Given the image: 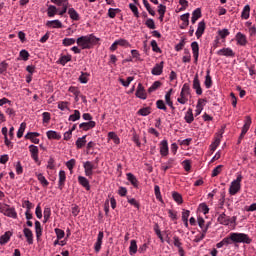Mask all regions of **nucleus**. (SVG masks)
<instances>
[{
  "label": "nucleus",
  "instance_id": "obj_1",
  "mask_svg": "<svg viewBox=\"0 0 256 256\" xmlns=\"http://www.w3.org/2000/svg\"><path fill=\"white\" fill-rule=\"evenodd\" d=\"M99 41V38H97L95 35H85L80 36L76 39V43L80 49H93L97 42Z\"/></svg>",
  "mask_w": 256,
  "mask_h": 256
},
{
  "label": "nucleus",
  "instance_id": "obj_2",
  "mask_svg": "<svg viewBox=\"0 0 256 256\" xmlns=\"http://www.w3.org/2000/svg\"><path fill=\"white\" fill-rule=\"evenodd\" d=\"M218 223L220 225H225L226 227H230V229H235L237 226V217L236 216H227L225 213H222L217 218Z\"/></svg>",
  "mask_w": 256,
  "mask_h": 256
},
{
  "label": "nucleus",
  "instance_id": "obj_3",
  "mask_svg": "<svg viewBox=\"0 0 256 256\" xmlns=\"http://www.w3.org/2000/svg\"><path fill=\"white\" fill-rule=\"evenodd\" d=\"M241 181H243V175L241 173L236 174V179H234L229 187L230 195H237L241 191Z\"/></svg>",
  "mask_w": 256,
  "mask_h": 256
},
{
  "label": "nucleus",
  "instance_id": "obj_4",
  "mask_svg": "<svg viewBox=\"0 0 256 256\" xmlns=\"http://www.w3.org/2000/svg\"><path fill=\"white\" fill-rule=\"evenodd\" d=\"M191 99V89L189 88V84L185 83L181 89L180 97L177 98V102L180 105H185Z\"/></svg>",
  "mask_w": 256,
  "mask_h": 256
},
{
  "label": "nucleus",
  "instance_id": "obj_5",
  "mask_svg": "<svg viewBox=\"0 0 256 256\" xmlns=\"http://www.w3.org/2000/svg\"><path fill=\"white\" fill-rule=\"evenodd\" d=\"M231 239H232V243H245L246 245H250L252 241L249 238V235L245 233H237V232L231 233Z\"/></svg>",
  "mask_w": 256,
  "mask_h": 256
},
{
  "label": "nucleus",
  "instance_id": "obj_6",
  "mask_svg": "<svg viewBox=\"0 0 256 256\" xmlns=\"http://www.w3.org/2000/svg\"><path fill=\"white\" fill-rule=\"evenodd\" d=\"M0 213H3L5 217H10V219H17V211L7 204H0Z\"/></svg>",
  "mask_w": 256,
  "mask_h": 256
},
{
  "label": "nucleus",
  "instance_id": "obj_7",
  "mask_svg": "<svg viewBox=\"0 0 256 256\" xmlns=\"http://www.w3.org/2000/svg\"><path fill=\"white\" fill-rule=\"evenodd\" d=\"M251 117L250 116H246L245 121H244V125L242 127V132L240 134L238 143H241V139H243V137H245V135L247 134V131H249L250 127H251Z\"/></svg>",
  "mask_w": 256,
  "mask_h": 256
},
{
  "label": "nucleus",
  "instance_id": "obj_8",
  "mask_svg": "<svg viewBox=\"0 0 256 256\" xmlns=\"http://www.w3.org/2000/svg\"><path fill=\"white\" fill-rule=\"evenodd\" d=\"M160 155L161 157H167L169 155V142L167 140H162L159 143Z\"/></svg>",
  "mask_w": 256,
  "mask_h": 256
},
{
  "label": "nucleus",
  "instance_id": "obj_9",
  "mask_svg": "<svg viewBox=\"0 0 256 256\" xmlns=\"http://www.w3.org/2000/svg\"><path fill=\"white\" fill-rule=\"evenodd\" d=\"M84 172L86 177H92L93 176V170L95 169V165L91 161H86L83 163Z\"/></svg>",
  "mask_w": 256,
  "mask_h": 256
},
{
  "label": "nucleus",
  "instance_id": "obj_10",
  "mask_svg": "<svg viewBox=\"0 0 256 256\" xmlns=\"http://www.w3.org/2000/svg\"><path fill=\"white\" fill-rule=\"evenodd\" d=\"M219 57H235V52L231 48H222L216 52Z\"/></svg>",
  "mask_w": 256,
  "mask_h": 256
},
{
  "label": "nucleus",
  "instance_id": "obj_11",
  "mask_svg": "<svg viewBox=\"0 0 256 256\" xmlns=\"http://www.w3.org/2000/svg\"><path fill=\"white\" fill-rule=\"evenodd\" d=\"M29 151L33 161H35V163H39V147L31 144L29 146Z\"/></svg>",
  "mask_w": 256,
  "mask_h": 256
},
{
  "label": "nucleus",
  "instance_id": "obj_12",
  "mask_svg": "<svg viewBox=\"0 0 256 256\" xmlns=\"http://www.w3.org/2000/svg\"><path fill=\"white\" fill-rule=\"evenodd\" d=\"M103 237H105V234L103 233V231H100L94 244V251L96 253H99V251H101V246L103 245Z\"/></svg>",
  "mask_w": 256,
  "mask_h": 256
},
{
  "label": "nucleus",
  "instance_id": "obj_13",
  "mask_svg": "<svg viewBox=\"0 0 256 256\" xmlns=\"http://www.w3.org/2000/svg\"><path fill=\"white\" fill-rule=\"evenodd\" d=\"M236 43L237 45H240V47H245L247 45V36L241 32L236 33L235 35Z\"/></svg>",
  "mask_w": 256,
  "mask_h": 256
},
{
  "label": "nucleus",
  "instance_id": "obj_14",
  "mask_svg": "<svg viewBox=\"0 0 256 256\" xmlns=\"http://www.w3.org/2000/svg\"><path fill=\"white\" fill-rule=\"evenodd\" d=\"M135 95L136 97H138V99H142L143 101L147 99V92L145 91V87H143V84H138Z\"/></svg>",
  "mask_w": 256,
  "mask_h": 256
},
{
  "label": "nucleus",
  "instance_id": "obj_15",
  "mask_svg": "<svg viewBox=\"0 0 256 256\" xmlns=\"http://www.w3.org/2000/svg\"><path fill=\"white\" fill-rule=\"evenodd\" d=\"M193 89L196 91V95H203V89L201 88V82L198 76H195L193 79Z\"/></svg>",
  "mask_w": 256,
  "mask_h": 256
},
{
  "label": "nucleus",
  "instance_id": "obj_16",
  "mask_svg": "<svg viewBox=\"0 0 256 256\" xmlns=\"http://www.w3.org/2000/svg\"><path fill=\"white\" fill-rule=\"evenodd\" d=\"M191 49L194 57V63H197V61H199V43L196 41L192 42Z\"/></svg>",
  "mask_w": 256,
  "mask_h": 256
},
{
  "label": "nucleus",
  "instance_id": "obj_17",
  "mask_svg": "<svg viewBox=\"0 0 256 256\" xmlns=\"http://www.w3.org/2000/svg\"><path fill=\"white\" fill-rule=\"evenodd\" d=\"M205 27H206L205 21H200L198 23V27L195 33L197 39H201V37H203V33H205Z\"/></svg>",
  "mask_w": 256,
  "mask_h": 256
},
{
  "label": "nucleus",
  "instance_id": "obj_18",
  "mask_svg": "<svg viewBox=\"0 0 256 256\" xmlns=\"http://www.w3.org/2000/svg\"><path fill=\"white\" fill-rule=\"evenodd\" d=\"M11 237H13V232L6 231L1 237H0V245H7L8 241H11Z\"/></svg>",
  "mask_w": 256,
  "mask_h": 256
},
{
  "label": "nucleus",
  "instance_id": "obj_19",
  "mask_svg": "<svg viewBox=\"0 0 256 256\" xmlns=\"http://www.w3.org/2000/svg\"><path fill=\"white\" fill-rule=\"evenodd\" d=\"M189 17H190L189 13H185L180 16V19L182 21L180 29H187V27H189Z\"/></svg>",
  "mask_w": 256,
  "mask_h": 256
},
{
  "label": "nucleus",
  "instance_id": "obj_20",
  "mask_svg": "<svg viewBox=\"0 0 256 256\" xmlns=\"http://www.w3.org/2000/svg\"><path fill=\"white\" fill-rule=\"evenodd\" d=\"M23 234L27 239V243L29 245H33V231H31V229H29V228H24Z\"/></svg>",
  "mask_w": 256,
  "mask_h": 256
},
{
  "label": "nucleus",
  "instance_id": "obj_21",
  "mask_svg": "<svg viewBox=\"0 0 256 256\" xmlns=\"http://www.w3.org/2000/svg\"><path fill=\"white\" fill-rule=\"evenodd\" d=\"M46 25L52 29H63V23H61L59 20H50L46 23Z\"/></svg>",
  "mask_w": 256,
  "mask_h": 256
},
{
  "label": "nucleus",
  "instance_id": "obj_22",
  "mask_svg": "<svg viewBox=\"0 0 256 256\" xmlns=\"http://www.w3.org/2000/svg\"><path fill=\"white\" fill-rule=\"evenodd\" d=\"M95 121L83 122L79 124V128L83 131H89V129H93L95 127Z\"/></svg>",
  "mask_w": 256,
  "mask_h": 256
},
{
  "label": "nucleus",
  "instance_id": "obj_23",
  "mask_svg": "<svg viewBox=\"0 0 256 256\" xmlns=\"http://www.w3.org/2000/svg\"><path fill=\"white\" fill-rule=\"evenodd\" d=\"M199 19H201V8H197L192 12V18H191L192 25H195V23H197Z\"/></svg>",
  "mask_w": 256,
  "mask_h": 256
},
{
  "label": "nucleus",
  "instance_id": "obj_24",
  "mask_svg": "<svg viewBox=\"0 0 256 256\" xmlns=\"http://www.w3.org/2000/svg\"><path fill=\"white\" fill-rule=\"evenodd\" d=\"M67 179V175L65 174L64 170L59 171V181H58V187L59 189H63V185H65V181Z\"/></svg>",
  "mask_w": 256,
  "mask_h": 256
},
{
  "label": "nucleus",
  "instance_id": "obj_25",
  "mask_svg": "<svg viewBox=\"0 0 256 256\" xmlns=\"http://www.w3.org/2000/svg\"><path fill=\"white\" fill-rule=\"evenodd\" d=\"M205 103H207V101L205 99H200L198 100V103L196 105V110H195V115H201L202 111H203V107H205Z\"/></svg>",
  "mask_w": 256,
  "mask_h": 256
},
{
  "label": "nucleus",
  "instance_id": "obj_26",
  "mask_svg": "<svg viewBox=\"0 0 256 256\" xmlns=\"http://www.w3.org/2000/svg\"><path fill=\"white\" fill-rule=\"evenodd\" d=\"M251 16V6H249V4L245 5L242 13H241V18L242 19H249V17Z\"/></svg>",
  "mask_w": 256,
  "mask_h": 256
},
{
  "label": "nucleus",
  "instance_id": "obj_27",
  "mask_svg": "<svg viewBox=\"0 0 256 256\" xmlns=\"http://www.w3.org/2000/svg\"><path fill=\"white\" fill-rule=\"evenodd\" d=\"M78 183L82 185L86 189V191H89L91 189V185H89V180L85 178L84 176L78 177Z\"/></svg>",
  "mask_w": 256,
  "mask_h": 256
},
{
  "label": "nucleus",
  "instance_id": "obj_28",
  "mask_svg": "<svg viewBox=\"0 0 256 256\" xmlns=\"http://www.w3.org/2000/svg\"><path fill=\"white\" fill-rule=\"evenodd\" d=\"M36 177L39 181V183L42 185V187H49V181L42 173H36Z\"/></svg>",
  "mask_w": 256,
  "mask_h": 256
},
{
  "label": "nucleus",
  "instance_id": "obj_29",
  "mask_svg": "<svg viewBox=\"0 0 256 256\" xmlns=\"http://www.w3.org/2000/svg\"><path fill=\"white\" fill-rule=\"evenodd\" d=\"M184 119L186 121V123H193V121H195V117H193V110L191 108H189L186 113H185V116H184Z\"/></svg>",
  "mask_w": 256,
  "mask_h": 256
},
{
  "label": "nucleus",
  "instance_id": "obj_30",
  "mask_svg": "<svg viewBox=\"0 0 256 256\" xmlns=\"http://www.w3.org/2000/svg\"><path fill=\"white\" fill-rule=\"evenodd\" d=\"M48 139H56V141H59L61 139V134L57 131L49 130L46 132Z\"/></svg>",
  "mask_w": 256,
  "mask_h": 256
},
{
  "label": "nucleus",
  "instance_id": "obj_31",
  "mask_svg": "<svg viewBox=\"0 0 256 256\" xmlns=\"http://www.w3.org/2000/svg\"><path fill=\"white\" fill-rule=\"evenodd\" d=\"M163 73V61L156 64L152 69V75H161Z\"/></svg>",
  "mask_w": 256,
  "mask_h": 256
},
{
  "label": "nucleus",
  "instance_id": "obj_32",
  "mask_svg": "<svg viewBox=\"0 0 256 256\" xmlns=\"http://www.w3.org/2000/svg\"><path fill=\"white\" fill-rule=\"evenodd\" d=\"M137 251H138L137 240H131L130 246H129V255L133 256L137 253Z\"/></svg>",
  "mask_w": 256,
  "mask_h": 256
},
{
  "label": "nucleus",
  "instance_id": "obj_33",
  "mask_svg": "<svg viewBox=\"0 0 256 256\" xmlns=\"http://www.w3.org/2000/svg\"><path fill=\"white\" fill-rule=\"evenodd\" d=\"M68 15L72 21H79V13L75 8H69L68 9Z\"/></svg>",
  "mask_w": 256,
  "mask_h": 256
},
{
  "label": "nucleus",
  "instance_id": "obj_34",
  "mask_svg": "<svg viewBox=\"0 0 256 256\" xmlns=\"http://www.w3.org/2000/svg\"><path fill=\"white\" fill-rule=\"evenodd\" d=\"M128 181L133 185V187H139V181L137 180V177L133 175L132 173L126 174Z\"/></svg>",
  "mask_w": 256,
  "mask_h": 256
},
{
  "label": "nucleus",
  "instance_id": "obj_35",
  "mask_svg": "<svg viewBox=\"0 0 256 256\" xmlns=\"http://www.w3.org/2000/svg\"><path fill=\"white\" fill-rule=\"evenodd\" d=\"M173 243H174V246L177 247L178 253H180L181 251H185L183 249V243H181V239L178 236H173Z\"/></svg>",
  "mask_w": 256,
  "mask_h": 256
},
{
  "label": "nucleus",
  "instance_id": "obj_36",
  "mask_svg": "<svg viewBox=\"0 0 256 256\" xmlns=\"http://www.w3.org/2000/svg\"><path fill=\"white\" fill-rule=\"evenodd\" d=\"M87 135H84L76 140V147L77 149H82V147H85L87 143Z\"/></svg>",
  "mask_w": 256,
  "mask_h": 256
},
{
  "label": "nucleus",
  "instance_id": "obj_37",
  "mask_svg": "<svg viewBox=\"0 0 256 256\" xmlns=\"http://www.w3.org/2000/svg\"><path fill=\"white\" fill-rule=\"evenodd\" d=\"M218 36L220 37V39H222L223 41H225V39H227V37H229V35H231V32H229V29L224 28L221 30H218Z\"/></svg>",
  "mask_w": 256,
  "mask_h": 256
},
{
  "label": "nucleus",
  "instance_id": "obj_38",
  "mask_svg": "<svg viewBox=\"0 0 256 256\" xmlns=\"http://www.w3.org/2000/svg\"><path fill=\"white\" fill-rule=\"evenodd\" d=\"M108 139H111L113 141V143H115V145H119V143H121V139L115 132H109Z\"/></svg>",
  "mask_w": 256,
  "mask_h": 256
},
{
  "label": "nucleus",
  "instance_id": "obj_39",
  "mask_svg": "<svg viewBox=\"0 0 256 256\" xmlns=\"http://www.w3.org/2000/svg\"><path fill=\"white\" fill-rule=\"evenodd\" d=\"M35 232L37 239H39L43 235V228L41 227V222L39 221L35 222Z\"/></svg>",
  "mask_w": 256,
  "mask_h": 256
},
{
  "label": "nucleus",
  "instance_id": "obj_40",
  "mask_svg": "<svg viewBox=\"0 0 256 256\" xmlns=\"http://www.w3.org/2000/svg\"><path fill=\"white\" fill-rule=\"evenodd\" d=\"M75 43H77V40H75V38H64L62 40V45L64 47H71V45H75Z\"/></svg>",
  "mask_w": 256,
  "mask_h": 256
},
{
  "label": "nucleus",
  "instance_id": "obj_41",
  "mask_svg": "<svg viewBox=\"0 0 256 256\" xmlns=\"http://www.w3.org/2000/svg\"><path fill=\"white\" fill-rule=\"evenodd\" d=\"M79 119H81V112H79V110H74V114L69 116L68 121L75 123V121H79Z\"/></svg>",
  "mask_w": 256,
  "mask_h": 256
},
{
  "label": "nucleus",
  "instance_id": "obj_42",
  "mask_svg": "<svg viewBox=\"0 0 256 256\" xmlns=\"http://www.w3.org/2000/svg\"><path fill=\"white\" fill-rule=\"evenodd\" d=\"M172 198L178 205H181L183 203V196L179 192H173Z\"/></svg>",
  "mask_w": 256,
  "mask_h": 256
},
{
  "label": "nucleus",
  "instance_id": "obj_43",
  "mask_svg": "<svg viewBox=\"0 0 256 256\" xmlns=\"http://www.w3.org/2000/svg\"><path fill=\"white\" fill-rule=\"evenodd\" d=\"M205 235H207V228H204V231L195 236L194 243H200V241H203L205 239Z\"/></svg>",
  "mask_w": 256,
  "mask_h": 256
},
{
  "label": "nucleus",
  "instance_id": "obj_44",
  "mask_svg": "<svg viewBox=\"0 0 256 256\" xmlns=\"http://www.w3.org/2000/svg\"><path fill=\"white\" fill-rule=\"evenodd\" d=\"M57 6L50 5L47 9V15L48 17H54L57 15Z\"/></svg>",
  "mask_w": 256,
  "mask_h": 256
},
{
  "label": "nucleus",
  "instance_id": "obj_45",
  "mask_svg": "<svg viewBox=\"0 0 256 256\" xmlns=\"http://www.w3.org/2000/svg\"><path fill=\"white\" fill-rule=\"evenodd\" d=\"M25 129H27V123L22 122L20 124V127H19L18 132H17L18 139H21V137H23V133H25Z\"/></svg>",
  "mask_w": 256,
  "mask_h": 256
},
{
  "label": "nucleus",
  "instance_id": "obj_46",
  "mask_svg": "<svg viewBox=\"0 0 256 256\" xmlns=\"http://www.w3.org/2000/svg\"><path fill=\"white\" fill-rule=\"evenodd\" d=\"M142 1H143L144 7L146 8V11H148V13L152 15V17H155V10L151 8V4H149V1L147 0H142Z\"/></svg>",
  "mask_w": 256,
  "mask_h": 256
},
{
  "label": "nucleus",
  "instance_id": "obj_47",
  "mask_svg": "<svg viewBox=\"0 0 256 256\" xmlns=\"http://www.w3.org/2000/svg\"><path fill=\"white\" fill-rule=\"evenodd\" d=\"M204 85H205L206 89H211V86L213 85V81L211 80V75H209V71H207Z\"/></svg>",
  "mask_w": 256,
  "mask_h": 256
},
{
  "label": "nucleus",
  "instance_id": "obj_48",
  "mask_svg": "<svg viewBox=\"0 0 256 256\" xmlns=\"http://www.w3.org/2000/svg\"><path fill=\"white\" fill-rule=\"evenodd\" d=\"M161 87L160 81H155L149 88L148 93H153L154 91H157Z\"/></svg>",
  "mask_w": 256,
  "mask_h": 256
},
{
  "label": "nucleus",
  "instance_id": "obj_49",
  "mask_svg": "<svg viewBox=\"0 0 256 256\" xmlns=\"http://www.w3.org/2000/svg\"><path fill=\"white\" fill-rule=\"evenodd\" d=\"M134 77L133 76H129L127 78V81H124L123 78L119 79V82L121 83V85H123V87H129V85H131V82L134 81Z\"/></svg>",
  "mask_w": 256,
  "mask_h": 256
},
{
  "label": "nucleus",
  "instance_id": "obj_50",
  "mask_svg": "<svg viewBox=\"0 0 256 256\" xmlns=\"http://www.w3.org/2000/svg\"><path fill=\"white\" fill-rule=\"evenodd\" d=\"M154 193L158 201H163V197L161 196V188L159 187V185L154 186Z\"/></svg>",
  "mask_w": 256,
  "mask_h": 256
},
{
  "label": "nucleus",
  "instance_id": "obj_51",
  "mask_svg": "<svg viewBox=\"0 0 256 256\" xmlns=\"http://www.w3.org/2000/svg\"><path fill=\"white\" fill-rule=\"evenodd\" d=\"M58 109H60V111H69V102L67 101L59 102Z\"/></svg>",
  "mask_w": 256,
  "mask_h": 256
},
{
  "label": "nucleus",
  "instance_id": "obj_52",
  "mask_svg": "<svg viewBox=\"0 0 256 256\" xmlns=\"http://www.w3.org/2000/svg\"><path fill=\"white\" fill-rule=\"evenodd\" d=\"M118 47H131V44L126 39H118L116 40Z\"/></svg>",
  "mask_w": 256,
  "mask_h": 256
},
{
  "label": "nucleus",
  "instance_id": "obj_53",
  "mask_svg": "<svg viewBox=\"0 0 256 256\" xmlns=\"http://www.w3.org/2000/svg\"><path fill=\"white\" fill-rule=\"evenodd\" d=\"M44 223H47L51 217V208H44Z\"/></svg>",
  "mask_w": 256,
  "mask_h": 256
},
{
  "label": "nucleus",
  "instance_id": "obj_54",
  "mask_svg": "<svg viewBox=\"0 0 256 256\" xmlns=\"http://www.w3.org/2000/svg\"><path fill=\"white\" fill-rule=\"evenodd\" d=\"M79 81H80V83H83V84L88 83L89 82V74L82 72L81 75L79 76Z\"/></svg>",
  "mask_w": 256,
  "mask_h": 256
},
{
  "label": "nucleus",
  "instance_id": "obj_55",
  "mask_svg": "<svg viewBox=\"0 0 256 256\" xmlns=\"http://www.w3.org/2000/svg\"><path fill=\"white\" fill-rule=\"evenodd\" d=\"M129 8L132 11L134 17L139 18V8L135 4H129Z\"/></svg>",
  "mask_w": 256,
  "mask_h": 256
},
{
  "label": "nucleus",
  "instance_id": "obj_56",
  "mask_svg": "<svg viewBox=\"0 0 256 256\" xmlns=\"http://www.w3.org/2000/svg\"><path fill=\"white\" fill-rule=\"evenodd\" d=\"M185 55L182 57L183 63H191V54L189 53V50L184 51Z\"/></svg>",
  "mask_w": 256,
  "mask_h": 256
},
{
  "label": "nucleus",
  "instance_id": "obj_57",
  "mask_svg": "<svg viewBox=\"0 0 256 256\" xmlns=\"http://www.w3.org/2000/svg\"><path fill=\"white\" fill-rule=\"evenodd\" d=\"M151 114V109L149 108H142L138 111V115H141L142 117H147V115Z\"/></svg>",
  "mask_w": 256,
  "mask_h": 256
},
{
  "label": "nucleus",
  "instance_id": "obj_58",
  "mask_svg": "<svg viewBox=\"0 0 256 256\" xmlns=\"http://www.w3.org/2000/svg\"><path fill=\"white\" fill-rule=\"evenodd\" d=\"M25 139H29L35 145H39L40 142L39 138H37L36 136H31L30 134H26Z\"/></svg>",
  "mask_w": 256,
  "mask_h": 256
},
{
  "label": "nucleus",
  "instance_id": "obj_59",
  "mask_svg": "<svg viewBox=\"0 0 256 256\" xmlns=\"http://www.w3.org/2000/svg\"><path fill=\"white\" fill-rule=\"evenodd\" d=\"M223 165H218L212 170V177H217L221 173Z\"/></svg>",
  "mask_w": 256,
  "mask_h": 256
},
{
  "label": "nucleus",
  "instance_id": "obj_60",
  "mask_svg": "<svg viewBox=\"0 0 256 256\" xmlns=\"http://www.w3.org/2000/svg\"><path fill=\"white\" fill-rule=\"evenodd\" d=\"M156 107L162 111H167V106H165V102L163 100H158L156 102Z\"/></svg>",
  "mask_w": 256,
  "mask_h": 256
},
{
  "label": "nucleus",
  "instance_id": "obj_61",
  "mask_svg": "<svg viewBox=\"0 0 256 256\" xmlns=\"http://www.w3.org/2000/svg\"><path fill=\"white\" fill-rule=\"evenodd\" d=\"M198 225L200 229H202V231L206 229V233H207L209 226H205V220L203 218H198Z\"/></svg>",
  "mask_w": 256,
  "mask_h": 256
},
{
  "label": "nucleus",
  "instance_id": "obj_62",
  "mask_svg": "<svg viewBox=\"0 0 256 256\" xmlns=\"http://www.w3.org/2000/svg\"><path fill=\"white\" fill-rule=\"evenodd\" d=\"M19 55L23 61H29V52L27 50H21Z\"/></svg>",
  "mask_w": 256,
  "mask_h": 256
},
{
  "label": "nucleus",
  "instance_id": "obj_63",
  "mask_svg": "<svg viewBox=\"0 0 256 256\" xmlns=\"http://www.w3.org/2000/svg\"><path fill=\"white\" fill-rule=\"evenodd\" d=\"M54 231L56 233V237L58 240L63 239V237H65V231H63L62 229L55 228Z\"/></svg>",
  "mask_w": 256,
  "mask_h": 256
},
{
  "label": "nucleus",
  "instance_id": "obj_64",
  "mask_svg": "<svg viewBox=\"0 0 256 256\" xmlns=\"http://www.w3.org/2000/svg\"><path fill=\"white\" fill-rule=\"evenodd\" d=\"M71 61V55H64L60 58L61 65H67Z\"/></svg>",
  "mask_w": 256,
  "mask_h": 256
}]
</instances>
